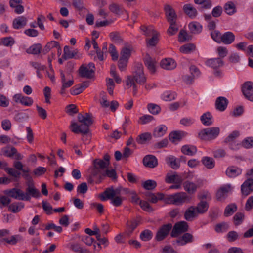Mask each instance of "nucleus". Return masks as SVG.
Wrapping results in <instances>:
<instances>
[{
	"label": "nucleus",
	"mask_w": 253,
	"mask_h": 253,
	"mask_svg": "<svg viewBox=\"0 0 253 253\" xmlns=\"http://www.w3.org/2000/svg\"><path fill=\"white\" fill-rule=\"evenodd\" d=\"M110 156L106 154L103 159H95L92 162L93 167L91 169L90 176L98 179L110 165Z\"/></svg>",
	"instance_id": "obj_1"
},
{
	"label": "nucleus",
	"mask_w": 253,
	"mask_h": 253,
	"mask_svg": "<svg viewBox=\"0 0 253 253\" xmlns=\"http://www.w3.org/2000/svg\"><path fill=\"white\" fill-rule=\"evenodd\" d=\"M130 77L135 83L143 84L146 82V77L144 73L143 65L140 63H137L134 66L132 75L126 77V80Z\"/></svg>",
	"instance_id": "obj_2"
},
{
	"label": "nucleus",
	"mask_w": 253,
	"mask_h": 253,
	"mask_svg": "<svg viewBox=\"0 0 253 253\" xmlns=\"http://www.w3.org/2000/svg\"><path fill=\"white\" fill-rule=\"evenodd\" d=\"M220 129L218 127H212L204 128L198 133L200 139L210 141L215 139L219 134Z\"/></svg>",
	"instance_id": "obj_3"
},
{
	"label": "nucleus",
	"mask_w": 253,
	"mask_h": 253,
	"mask_svg": "<svg viewBox=\"0 0 253 253\" xmlns=\"http://www.w3.org/2000/svg\"><path fill=\"white\" fill-rule=\"evenodd\" d=\"M13 165L15 169L18 171H22V176L26 180V184L34 183L30 174V169L29 168H23V164L20 161H14Z\"/></svg>",
	"instance_id": "obj_4"
},
{
	"label": "nucleus",
	"mask_w": 253,
	"mask_h": 253,
	"mask_svg": "<svg viewBox=\"0 0 253 253\" xmlns=\"http://www.w3.org/2000/svg\"><path fill=\"white\" fill-rule=\"evenodd\" d=\"M209 207L208 202L204 201H201L196 207L191 206V221L197 217L199 214L207 212Z\"/></svg>",
	"instance_id": "obj_5"
},
{
	"label": "nucleus",
	"mask_w": 253,
	"mask_h": 253,
	"mask_svg": "<svg viewBox=\"0 0 253 253\" xmlns=\"http://www.w3.org/2000/svg\"><path fill=\"white\" fill-rule=\"evenodd\" d=\"M27 187L26 188L25 193L24 192L23 201H30L31 197L39 198L41 196V193L39 190L37 189L34 183H30L26 184Z\"/></svg>",
	"instance_id": "obj_6"
},
{
	"label": "nucleus",
	"mask_w": 253,
	"mask_h": 253,
	"mask_svg": "<svg viewBox=\"0 0 253 253\" xmlns=\"http://www.w3.org/2000/svg\"><path fill=\"white\" fill-rule=\"evenodd\" d=\"M188 223L184 221L175 223L173 228L171 229V236L174 238L177 237L180 235L186 232L188 229Z\"/></svg>",
	"instance_id": "obj_7"
},
{
	"label": "nucleus",
	"mask_w": 253,
	"mask_h": 253,
	"mask_svg": "<svg viewBox=\"0 0 253 253\" xmlns=\"http://www.w3.org/2000/svg\"><path fill=\"white\" fill-rule=\"evenodd\" d=\"M1 151L3 155L7 157L12 158L14 156V159L18 161L22 160L23 158V156L21 154L18 153L16 149L14 147L3 148Z\"/></svg>",
	"instance_id": "obj_8"
},
{
	"label": "nucleus",
	"mask_w": 253,
	"mask_h": 253,
	"mask_svg": "<svg viewBox=\"0 0 253 253\" xmlns=\"http://www.w3.org/2000/svg\"><path fill=\"white\" fill-rule=\"evenodd\" d=\"M79 122L82 123L84 128L87 129V133L89 130V126L93 124V120L91 117V115L89 113H85L84 115L80 113L78 115Z\"/></svg>",
	"instance_id": "obj_9"
},
{
	"label": "nucleus",
	"mask_w": 253,
	"mask_h": 253,
	"mask_svg": "<svg viewBox=\"0 0 253 253\" xmlns=\"http://www.w3.org/2000/svg\"><path fill=\"white\" fill-rule=\"evenodd\" d=\"M172 227L171 223L163 225L157 231L156 235V239L158 241H161L164 240L169 234V231Z\"/></svg>",
	"instance_id": "obj_10"
},
{
	"label": "nucleus",
	"mask_w": 253,
	"mask_h": 253,
	"mask_svg": "<svg viewBox=\"0 0 253 253\" xmlns=\"http://www.w3.org/2000/svg\"><path fill=\"white\" fill-rule=\"evenodd\" d=\"M242 91L247 99L253 102V83L245 82L242 85Z\"/></svg>",
	"instance_id": "obj_11"
},
{
	"label": "nucleus",
	"mask_w": 253,
	"mask_h": 253,
	"mask_svg": "<svg viewBox=\"0 0 253 253\" xmlns=\"http://www.w3.org/2000/svg\"><path fill=\"white\" fill-rule=\"evenodd\" d=\"M8 163L5 161H0V168L4 169L7 174L15 179L19 178L21 173L15 169V168H9Z\"/></svg>",
	"instance_id": "obj_12"
},
{
	"label": "nucleus",
	"mask_w": 253,
	"mask_h": 253,
	"mask_svg": "<svg viewBox=\"0 0 253 253\" xmlns=\"http://www.w3.org/2000/svg\"><path fill=\"white\" fill-rule=\"evenodd\" d=\"M188 199L187 195L184 192L177 193L174 194L170 195L168 199L169 202L172 204H179L185 202Z\"/></svg>",
	"instance_id": "obj_13"
},
{
	"label": "nucleus",
	"mask_w": 253,
	"mask_h": 253,
	"mask_svg": "<svg viewBox=\"0 0 253 253\" xmlns=\"http://www.w3.org/2000/svg\"><path fill=\"white\" fill-rule=\"evenodd\" d=\"M232 187L230 184L222 185L217 190L216 197L218 201H221L225 198L228 193L232 190Z\"/></svg>",
	"instance_id": "obj_14"
},
{
	"label": "nucleus",
	"mask_w": 253,
	"mask_h": 253,
	"mask_svg": "<svg viewBox=\"0 0 253 253\" xmlns=\"http://www.w3.org/2000/svg\"><path fill=\"white\" fill-rule=\"evenodd\" d=\"M242 194L247 196L253 191V179L248 178L245 180L241 187Z\"/></svg>",
	"instance_id": "obj_15"
},
{
	"label": "nucleus",
	"mask_w": 253,
	"mask_h": 253,
	"mask_svg": "<svg viewBox=\"0 0 253 253\" xmlns=\"http://www.w3.org/2000/svg\"><path fill=\"white\" fill-rule=\"evenodd\" d=\"M4 193L10 197L19 200H23L24 192L20 189L13 188L10 189H7L4 191Z\"/></svg>",
	"instance_id": "obj_16"
},
{
	"label": "nucleus",
	"mask_w": 253,
	"mask_h": 253,
	"mask_svg": "<svg viewBox=\"0 0 253 253\" xmlns=\"http://www.w3.org/2000/svg\"><path fill=\"white\" fill-rule=\"evenodd\" d=\"M184 180L176 172H169L165 177V182L167 183H182Z\"/></svg>",
	"instance_id": "obj_17"
},
{
	"label": "nucleus",
	"mask_w": 253,
	"mask_h": 253,
	"mask_svg": "<svg viewBox=\"0 0 253 253\" xmlns=\"http://www.w3.org/2000/svg\"><path fill=\"white\" fill-rule=\"evenodd\" d=\"M13 98L16 103L19 102L26 106H30L33 103V100L31 97L23 96L21 94H16Z\"/></svg>",
	"instance_id": "obj_18"
},
{
	"label": "nucleus",
	"mask_w": 253,
	"mask_h": 253,
	"mask_svg": "<svg viewBox=\"0 0 253 253\" xmlns=\"http://www.w3.org/2000/svg\"><path fill=\"white\" fill-rule=\"evenodd\" d=\"M188 135V133L180 130L172 131L169 134V139L172 143H176L177 141H180L183 138Z\"/></svg>",
	"instance_id": "obj_19"
},
{
	"label": "nucleus",
	"mask_w": 253,
	"mask_h": 253,
	"mask_svg": "<svg viewBox=\"0 0 253 253\" xmlns=\"http://www.w3.org/2000/svg\"><path fill=\"white\" fill-rule=\"evenodd\" d=\"M27 18L23 16H18L13 19L12 27L14 29H20L24 28L27 24Z\"/></svg>",
	"instance_id": "obj_20"
},
{
	"label": "nucleus",
	"mask_w": 253,
	"mask_h": 253,
	"mask_svg": "<svg viewBox=\"0 0 253 253\" xmlns=\"http://www.w3.org/2000/svg\"><path fill=\"white\" fill-rule=\"evenodd\" d=\"M176 62L172 58H165L163 59L160 63L161 67L165 70H171L176 67Z\"/></svg>",
	"instance_id": "obj_21"
},
{
	"label": "nucleus",
	"mask_w": 253,
	"mask_h": 253,
	"mask_svg": "<svg viewBox=\"0 0 253 253\" xmlns=\"http://www.w3.org/2000/svg\"><path fill=\"white\" fill-rule=\"evenodd\" d=\"M143 163L145 167L151 168L156 167L158 164L156 157L152 155L145 156L143 159Z\"/></svg>",
	"instance_id": "obj_22"
},
{
	"label": "nucleus",
	"mask_w": 253,
	"mask_h": 253,
	"mask_svg": "<svg viewBox=\"0 0 253 253\" xmlns=\"http://www.w3.org/2000/svg\"><path fill=\"white\" fill-rule=\"evenodd\" d=\"M205 64L213 69H216L222 67L224 64V62L222 59L218 57L207 60L205 62Z\"/></svg>",
	"instance_id": "obj_23"
},
{
	"label": "nucleus",
	"mask_w": 253,
	"mask_h": 253,
	"mask_svg": "<svg viewBox=\"0 0 253 253\" xmlns=\"http://www.w3.org/2000/svg\"><path fill=\"white\" fill-rule=\"evenodd\" d=\"M144 62L145 65L151 73L153 74L155 72L156 62L155 59L149 55L147 54L144 59Z\"/></svg>",
	"instance_id": "obj_24"
},
{
	"label": "nucleus",
	"mask_w": 253,
	"mask_h": 253,
	"mask_svg": "<svg viewBox=\"0 0 253 253\" xmlns=\"http://www.w3.org/2000/svg\"><path fill=\"white\" fill-rule=\"evenodd\" d=\"M165 12L169 23H176L177 15L171 6L167 5L165 7Z\"/></svg>",
	"instance_id": "obj_25"
},
{
	"label": "nucleus",
	"mask_w": 253,
	"mask_h": 253,
	"mask_svg": "<svg viewBox=\"0 0 253 253\" xmlns=\"http://www.w3.org/2000/svg\"><path fill=\"white\" fill-rule=\"evenodd\" d=\"M242 169L235 166H230L227 168L226 174L230 178H234L242 173Z\"/></svg>",
	"instance_id": "obj_26"
},
{
	"label": "nucleus",
	"mask_w": 253,
	"mask_h": 253,
	"mask_svg": "<svg viewBox=\"0 0 253 253\" xmlns=\"http://www.w3.org/2000/svg\"><path fill=\"white\" fill-rule=\"evenodd\" d=\"M235 39L234 34L232 32L228 31L222 34L221 43L230 44L234 42Z\"/></svg>",
	"instance_id": "obj_27"
},
{
	"label": "nucleus",
	"mask_w": 253,
	"mask_h": 253,
	"mask_svg": "<svg viewBox=\"0 0 253 253\" xmlns=\"http://www.w3.org/2000/svg\"><path fill=\"white\" fill-rule=\"evenodd\" d=\"M114 192V188L112 186L108 187L100 194L99 197L102 201H106L107 199L111 200L115 196Z\"/></svg>",
	"instance_id": "obj_28"
},
{
	"label": "nucleus",
	"mask_w": 253,
	"mask_h": 253,
	"mask_svg": "<svg viewBox=\"0 0 253 253\" xmlns=\"http://www.w3.org/2000/svg\"><path fill=\"white\" fill-rule=\"evenodd\" d=\"M228 100L224 97H218L215 101L216 108L220 111H224L228 105Z\"/></svg>",
	"instance_id": "obj_29"
},
{
	"label": "nucleus",
	"mask_w": 253,
	"mask_h": 253,
	"mask_svg": "<svg viewBox=\"0 0 253 253\" xmlns=\"http://www.w3.org/2000/svg\"><path fill=\"white\" fill-rule=\"evenodd\" d=\"M146 199L153 203H156L159 200H162L164 197V195L161 193H158L157 195L155 194L147 192L145 193Z\"/></svg>",
	"instance_id": "obj_30"
},
{
	"label": "nucleus",
	"mask_w": 253,
	"mask_h": 253,
	"mask_svg": "<svg viewBox=\"0 0 253 253\" xmlns=\"http://www.w3.org/2000/svg\"><path fill=\"white\" fill-rule=\"evenodd\" d=\"M79 75L81 77L87 79L91 78L93 76V73L88 69L87 67L84 65H82L79 69Z\"/></svg>",
	"instance_id": "obj_31"
},
{
	"label": "nucleus",
	"mask_w": 253,
	"mask_h": 253,
	"mask_svg": "<svg viewBox=\"0 0 253 253\" xmlns=\"http://www.w3.org/2000/svg\"><path fill=\"white\" fill-rule=\"evenodd\" d=\"M202 123L206 126H210L213 123V117L209 112L204 113L200 117Z\"/></svg>",
	"instance_id": "obj_32"
},
{
	"label": "nucleus",
	"mask_w": 253,
	"mask_h": 253,
	"mask_svg": "<svg viewBox=\"0 0 253 253\" xmlns=\"http://www.w3.org/2000/svg\"><path fill=\"white\" fill-rule=\"evenodd\" d=\"M71 130L75 133H82L84 134H87V129L84 128L83 125L79 126L75 122H72L71 125Z\"/></svg>",
	"instance_id": "obj_33"
},
{
	"label": "nucleus",
	"mask_w": 253,
	"mask_h": 253,
	"mask_svg": "<svg viewBox=\"0 0 253 253\" xmlns=\"http://www.w3.org/2000/svg\"><path fill=\"white\" fill-rule=\"evenodd\" d=\"M105 176H107L113 180H116L117 178V173L115 169H106V170L102 173L100 177H99L97 179L101 180Z\"/></svg>",
	"instance_id": "obj_34"
},
{
	"label": "nucleus",
	"mask_w": 253,
	"mask_h": 253,
	"mask_svg": "<svg viewBox=\"0 0 253 253\" xmlns=\"http://www.w3.org/2000/svg\"><path fill=\"white\" fill-rule=\"evenodd\" d=\"M167 163L172 169H176L180 167V163L177 159L173 156H170L166 159Z\"/></svg>",
	"instance_id": "obj_35"
},
{
	"label": "nucleus",
	"mask_w": 253,
	"mask_h": 253,
	"mask_svg": "<svg viewBox=\"0 0 253 253\" xmlns=\"http://www.w3.org/2000/svg\"><path fill=\"white\" fill-rule=\"evenodd\" d=\"M139 222L136 220H132L127 222L126 224V234L128 236H130L133 231L138 226Z\"/></svg>",
	"instance_id": "obj_36"
},
{
	"label": "nucleus",
	"mask_w": 253,
	"mask_h": 253,
	"mask_svg": "<svg viewBox=\"0 0 253 253\" xmlns=\"http://www.w3.org/2000/svg\"><path fill=\"white\" fill-rule=\"evenodd\" d=\"M190 242V234L185 233L181 238L173 241V245H184Z\"/></svg>",
	"instance_id": "obj_37"
},
{
	"label": "nucleus",
	"mask_w": 253,
	"mask_h": 253,
	"mask_svg": "<svg viewBox=\"0 0 253 253\" xmlns=\"http://www.w3.org/2000/svg\"><path fill=\"white\" fill-rule=\"evenodd\" d=\"M24 204L22 202H14L8 206V209L13 213H17L24 208Z\"/></svg>",
	"instance_id": "obj_38"
},
{
	"label": "nucleus",
	"mask_w": 253,
	"mask_h": 253,
	"mask_svg": "<svg viewBox=\"0 0 253 253\" xmlns=\"http://www.w3.org/2000/svg\"><path fill=\"white\" fill-rule=\"evenodd\" d=\"M152 136L151 134L148 132H146L138 135L136 140L138 144H145L147 141L150 140Z\"/></svg>",
	"instance_id": "obj_39"
},
{
	"label": "nucleus",
	"mask_w": 253,
	"mask_h": 253,
	"mask_svg": "<svg viewBox=\"0 0 253 253\" xmlns=\"http://www.w3.org/2000/svg\"><path fill=\"white\" fill-rule=\"evenodd\" d=\"M167 130V127L165 125H162L155 129L153 135L156 137H162L166 133Z\"/></svg>",
	"instance_id": "obj_40"
},
{
	"label": "nucleus",
	"mask_w": 253,
	"mask_h": 253,
	"mask_svg": "<svg viewBox=\"0 0 253 253\" xmlns=\"http://www.w3.org/2000/svg\"><path fill=\"white\" fill-rule=\"evenodd\" d=\"M203 164L208 169H211L215 166L213 158L209 157H204L202 159Z\"/></svg>",
	"instance_id": "obj_41"
},
{
	"label": "nucleus",
	"mask_w": 253,
	"mask_h": 253,
	"mask_svg": "<svg viewBox=\"0 0 253 253\" xmlns=\"http://www.w3.org/2000/svg\"><path fill=\"white\" fill-rule=\"evenodd\" d=\"M76 53L77 52L75 51H70L69 46L66 45L64 48V53L62 55V58L65 60L73 58Z\"/></svg>",
	"instance_id": "obj_42"
},
{
	"label": "nucleus",
	"mask_w": 253,
	"mask_h": 253,
	"mask_svg": "<svg viewBox=\"0 0 253 253\" xmlns=\"http://www.w3.org/2000/svg\"><path fill=\"white\" fill-rule=\"evenodd\" d=\"M4 240L10 245H14L17 243L22 241L23 238L20 235H15L11 236L9 239L4 238Z\"/></svg>",
	"instance_id": "obj_43"
},
{
	"label": "nucleus",
	"mask_w": 253,
	"mask_h": 253,
	"mask_svg": "<svg viewBox=\"0 0 253 253\" xmlns=\"http://www.w3.org/2000/svg\"><path fill=\"white\" fill-rule=\"evenodd\" d=\"M42 50V45L40 43L34 44L27 49L26 52L28 54H38Z\"/></svg>",
	"instance_id": "obj_44"
},
{
	"label": "nucleus",
	"mask_w": 253,
	"mask_h": 253,
	"mask_svg": "<svg viewBox=\"0 0 253 253\" xmlns=\"http://www.w3.org/2000/svg\"><path fill=\"white\" fill-rule=\"evenodd\" d=\"M229 228V224L227 222H223L217 224L214 228L215 231L217 233H223L226 232Z\"/></svg>",
	"instance_id": "obj_45"
},
{
	"label": "nucleus",
	"mask_w": 253,
	"mask_h": 253,
	"mask_svg": "<svg viewBox=\"0 0 253 253\" xmlns=\"http://www.w3.org/2000/svg\"><path fill=\"white\" fill-rule=\"evenodd\" d=\"M237 209V206L235 204H231L226 206L225 209L224 214L226 217L232 215Z\"/></svg>",
	"instance_id": "obj_46"
},
{
	"label": "nucleus",
	"mask_w": 253,
	"mask_h": 253,
	"mask_svg": "<svg viewBox=\"0 0 253 253\" xmlns=\"http://www.w3.org/2000/svg\"><path fill=\"white\" fill-rule=\"evenodd\" d=\"M201 73L195 65L191 66V83L201 76Z\"/></svg>",
	"instance_id": "obj_47"
},
{
	"label": "nucleus",
	"mask_w": 253,
	"mask_h": 253,
	"mask_svg": "<svg viewBox=\"0 0 253 253\" xmlns=\"http://www.w3.org/2000/svg\"><path fill=\"white\" fill-rule=\"evenodd\" d=\"M142 186L145 189L152 190L156 187L157 182L154 180L149 179L143 182Z\"/></svg>",
	"instance_id": "obj_48"
},
{
	"label": "nucleus",
	"mask_w": 253,
	"mask_h": 253,
	"mask_svg": "<svg viewBox=\"0 0 253 253\" xmlns=\"http://www.w3.org/2000/svg\"><path fill=\"white\" fill-rule=\"evenodd\" d=\"M140 29L143 32V34L146 36H152L154 34V33L157 32L154 30L152 26H146L145 25H142L140 27Z\"/></svg>",
	"instance_id": "obj_49"
},
{
	"label": "nucleus",
	"mask_w": 253,
	"mask_h": 253,
	"mask_svg": "<svg viewBox=\"0 0 253 253\" xmlns=\"http://www.w3.org/2000/svg\"><path fill=\"white\" fill-rule=\"evenodd\" d=\"M225 12L228 15H232L236 12V7L232 1H229L224 5Z\"/></svg>",
	"instance_id": "obj_50"
},
{
	"label": "nucleus",
	"mask_w": 253,
	"mask_h": 253,
	"mask_svg": "<svg viewBox=\"0 0 253 253\" xmlns=\"http://www.w3.org/2000/svg\"><path fill=\"white\" fill-rule=\"evenodd\" d=\"M153 237L152 231L148 229H145L140 234V238L143 241H149Z\"/></svg>",
	"instance_id": "obj_51"
},
{
	"label": "nucleus",
	"mask_w": 253,
	"mask_h": 253,
	"mask_svg": "<svg viewBox=\"0 0 253 253\" xmlns=\"http://www.w3.org/2000/svg\"><path fill=\"white\" fill-rule=\"evenodd\" d=\"M109 37L111 40L115 43L120 44L123 42V39L119 33L117 32H112L109 34Z\"/></svg>",
	"instance_id": "obj_52"
},
{
	"label": "nucleus",
	"mask_w": 253,
	"mask_h": 253,
	"mask_svg": "<svg viewBox=\"0 0 253 253\" xmlns=\"http://www.w3.org/2000/svg\"><path fill=\"white\" fill-rule=\"evenodd\" d=\"M58 42L54 41H52L48 42L46 45L44 47L42 50V53L44 54H47L49 51H50L53 48L58 46Z\"/></svg>",
	"instance_id": "obj_53"
},
{
	"label": "nucleus",
	"mask_w": 253,
	"mask_h": 253,
	"mask_svg": "<svg viewBox=\"0 0 253 253\" xmlns=\"http://www.w3.org/2000/svg\"><path fill=\"white\" fill-rule=\"evenodd\" d=\"M194 2L199 5H202V7L205 9H210L212 7L211 0H194Z\"/></svg>",
	"instance_id": "obj_54"
},
{
	"label": "nucleus",
	"mask_w": 253,
	"mask_h": 253,
	"mask_svg": "<svg viewBox=\"0 0 253 253\" xmlns=\"http://www.w3.org/2000/svg\"><path fill=\"white\" fill-rule=\"evenodd\" d=\"M131 48L130 47H124L121 51L120 58L128 60L131 56Z\"/></svg>",
	"instance_id": "obj_55"
},
{
	"label": "nucleus",
	"mask_w": 253,
	"mask_h": 253,
	"mask_svg": "<svg viewBox=\"0 0 253 253\" xmlns=\"http://www.w3.org/2000/svg\"><path fill=\"white\" fill-rule=\"evenodd\" d=\"M176 94L174 92L167 91L165 92L162 95V98L166 101H170L174 100L176 98Z\"/></svg>",
	"instance_id": "obj_56"
},
{
	"label": "nucleus",
	"mask_w": 253,
	"mask_h": 253,
	"mask_svg": "<svg viewBox=\"0 0 253 253\" xmlns=\"http://www.w3.org/2000/svg\"><path fill=\"white\" fill-rule=\"evenodd\" d=\"M202 30V25L197 22H191V33L199 34Z\"/></svg>",
	"instance_id": "obj_57"
},
{
	"label": "nucleus",
	"mask_w": 253,
	"mask_h": 253,
	"mask_svg": "<svg viewBox=\"0 0 253 253\" xmlns=\"http://www.w3.org/2000/svg\"><path fill=\"white\" fill-rule=\"evenodd\" d=\"M189 39V36L187 32L182 29L180 31L178 36V41L179 42L181 43H183L185 42L186 41H188Z\"/></svg>",
	"instance_id": "obj_58"
},
{
	"label": "nucleus",
	"mask_w": 253,
	"mask_h": 253,
	"mask_svg": "<svg viewBox=\"0 0 253 253\" xmlns=\"http://www.w3.org/2000/svg\"><path fill=\"white\" fill-rule=\"evenodd\" d=\"M126 85L128 87V88H130V87H132L133 88V94L134 96L136 95L137 92L138 88L137 86L136 85V83H135L132 79L129 77L128 80H126Z\"/></svg>",
	"instance_id": "obj_59"
},
{
	"label": "nucleus",
	"mask_w": 253,
	"mask_h": 253,
	"mask_svg": "<svg viewBox=\"0 0 253 253\" xmlns=\"http://www.w3.org/2000/svg\"><path fill=\"white\" fill-rule=\"evenodd\" d=\"M147 108L149 111L153 115L158 114L161 110V108L159 105L153 103L148 104Z\"/></svg>",
	"instance_id": "obj_60"
},
{
	"label": "nucleus",
	"mask_w": 253,
	"mask_h": 253,
	"mask_svg": "<svg viewBox=\"0 0 253 253\" xmlns=\"http://www.w3.org/2000/svg\"><path fill=\"white\" fill-rule=\"evenodd\" d=\"M222 34L218 30H213L211 32V36L212 39L218 43H220Z\"/></svg>",
	"instance_id": "obj_61"
},
{
	"label": "nucleus",
	"mask_w": 253,
	"mask_h": 253,
	"mask_svg": "<svg viewBox=\"0 0 253 253\" xmlns=\"http://www.w3.org/2000/svg\"><path fill=\"white\" fill-rule=\"evenodd\" d=\"M197 197L201 201H203L204 199L207 200H211V194L206 190L200 192L197 195Z\"/></svg>",
	"instance_id": "obj_62"
},
{
	"label": "nucleus",
	"mask_w": 253,
	"mask_h": 253,
	"mask_svg": "<svg viewBox=\"0 0 253 253\" xmlns=\"http://www.w3.org/2000/svg\"><path fill=\"white\" fill-rule=\"evenodd\" d=\"M244 219V214L241 212H237L233 217V220L236 226L242 224Z\"/></svg>",
	"instance_id": "obj_63"
},
{
	"label": "nucleus",
	"mask_w": 253,
	"mask_h": 253,
	"mask_svg": "<svg viewBox=\"0 0 253 253\" xmlns=\"http://www.w3.org/2000/svg\"><path fill=\"white\" fill-rule=\"evenodd\" d=\"M242 146L247 149L253 147V138L248 137L245 139L242 142Z\"/></svg>",
	"instance_id": "obj_64"
}]
</instances>
